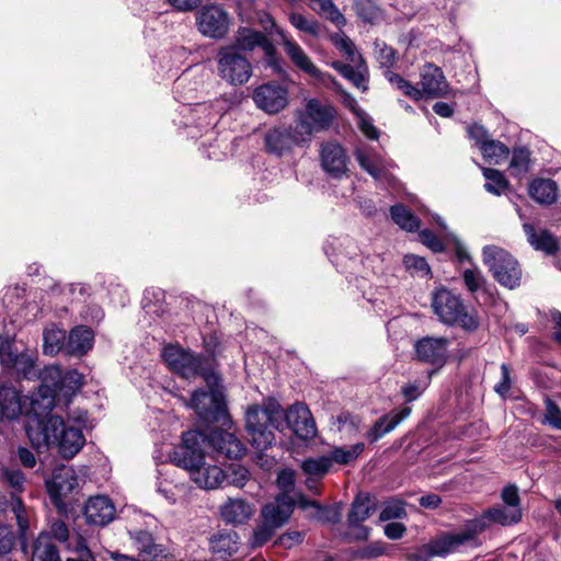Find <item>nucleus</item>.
Instances as JSON below:
<instances>
[{
  "mask_svg": "<svg viewBox=\"0 0 561 561\" xmlns=\"http://www.w3.org/2000/svg\"><path fill=\"white\" fill-rule=\"evenodd\" d=\"M323 250L335 265H340L344 257L351 259L356 254V247L348 238H329L323 245Z\"/></svg>",
  "mask_w": 561,
  "mask_h": 561,
  "instance_id": "35",
  "label": "nucleus"
},
{
  "mask_svg": "<svg viewBox=\"0 0 561 561\" xmlns=\"http://www.w3.org/2000/svg\"><path fill=\"white\" fill-rule=\"evenodd\" d=\"M27 400L28 398L23 397L15 388L2 386L0 388V421L18 419L23 413V407Z\"/></svg>",
  "mask_w": 561,
  "mask_h": 561,
  "instance_id": "26",
  "label": "nucleus"
},
{
  "mask_svg": "<svg viewBox=\"0 0 561 561\" xmlns=\"http://www.w3.org/2000/svg\"><path fill=\"white\" fill-rule=\"evenodd\" d=\"M546 422L554 428L561 430V410L559 407L550 399L547 398L546 401Z\"/></svg>",
  "mask_w": 561,
  "mask_h": 561,
  "instance_id": "64",
  "label": "nucleus"
},
{
  "mask_svg": "<svg viewBox=\"0 0 561 561\" xmlns=\"http://www.w3.org/2000/svg\"><path fill=\"white\" fill-rule=\"evenodd\" d=\"M331 66L358 90L363 92L368 90V70L363 58L362 61L352 65L333 61Z\"/></svg>",
  "mask_w": 561,
  "mask_h": 561,
  "instance_id": "31",
  "label": "nucleus"
},
{
  "mask_svg": "<svg viewBox=\"0 0 561 561\" xmlns=\"http://www.w3.org/2000/svg\"><path fill=\"white\" fill-rule=\"evenodd\" d=\"M276 482L280 491L279 494L293 495L296 499V503L298 504V495L300 493L294 492L296 482L295 471L291 469H283L278 473Z\"/></svg>",
  "mask_w": 561,
  "mask_h": 561,
  "instance_id": "56",
  "label": "nucleus"
},
{
  "mask_svg": "<svg viewBox=\"0 0 561 561\" xmlns=\"http://www.w3.org/2000/svg\"><path fill=\"white\" fill-rule=\"evenodd\" d=\"M522 518L519 507L494 506L485 510L481 515L465 522L462 528L458 531L465 546L479 547L480 535L483 534L491 524L510 526L516 524Z\"/></svg>",
  "mask_w": 561,
  "mask_h": 561,
  "instance_id": "6",
  "label": "nucleus"
},
{
  "mask_svg": "<svg viewBox=\"0 0 561 561\" xmlns=\"http://www.w3.org/2000/svg\"><path fill=\"white\" fill-rule=\"evenodd\" d=\"M278 528L265 518H262L253 533L252 547H259L267 542Z\"/></svg>",
  "mask_w": 561,
  "mask_h": 561,
  "instance_id": "57",
  "label": "nucleus"
},
{
  "mask_svg": "<svg viewBox=\"0 0 561 561\" xmlns=\"http://www.w3.org/2000/svg\"><path fill=\"white\" fill-rule=\"evenodd\" d=\"M334 44L337 49L347 56L351 64L362 61V55L356 50L355 45L348 37L341 36L334 41Z\"/></svg>",
  "mask_w": 561,
  "mask_h": 561,
  "instance_id": "62",
  "label": "nucleus"
},
{
  "mask_svg": "<svg viewBox=\"0 0 561 561\" xmlns=\"http://www.w3.org/2000/svg\"><path fill=\"white\" fill-rule=\"evenodd\" d=\"M385 77L396 89L400 90L404 95L416 101L422 99V91L416 85L403 79L401 76L392 72L391 70H386Z\"/></svg>",
  "mask_w": 561,
  "mask_h": 561,
  "instance_id": "49",
  "label": "nucleus"
},
{
  "mask_svg": "<svg viewBox=\"0 0 561 561\" xmlns=\"http://www.w3.org/2000/svg\"><path fill=\"white\" fill-rule=\"evenodd\" d=\"M528 191L531 198L542 205L553 204L558 198V185L551 178H534Z\"/></svg>",
  "mask_w": 561,
  "mask_h": 561,
  "instance_id": "34",
  "label": "nucleus"
},
{
  "mask_svg": "<svg viewBox=\"0 0 561 561\" xmlns=\"http://www.w3.org/2000/svg\"><path fill=\"white\" fill-rule=\"evenodd\" d=\"M41 385L36 396L43 399L45 410H51L55 398L61 394L62 370L58 366H48L41 373Z\"/></svg>",
  "mask_w": 561,
  "mask_h": 561,
  "instance_id": "20",
  "label": "nucleus"
},
{
  "mask_svg": "<svg viewBox=\"0 0 561 561\" xmlns=\"http://www.w3.org/2000/svg\"><path fill=\"white\" fill-rule=\"evenodd\" d=\"M31 561H61L49 534L43 531L36 538Z\"/></svg>",
  "mask_w": 561,
  "mask_h": 561,
  "instance_id": "39",
  "label": "nucleus"
},
{
  "mask_svg": "<svg viewBox=\"0 0 561 561\" xmlns=\"http://www.w3.org/2000/svg\"><path fill=\"white\" fill-rule=\"evenodd\" d=\"M296 146L290 130L287 128H274L265 135L266 150L276 156H283Z\"/></svg>",
  "mask_w": 561,
  "mask_h": 561,
  "instance_id": "36",
  "label": "nucleus"
},
{
  "mask_svg": "<svg viewBox=\"0 0 561 561\" xmlns=\"http://www.w3.org/2000/svg\"><path fill=\"white\" fill-rule=\"evenodd\" d=\"M356 160L369 175H391L397 169V164L393 161L362 150L356 152Z\"/></svg>",
  "mask_w": 561,
  "mask_h": 561,
  "instance_id": "33",
  "label": "nucleus"
},
{
  "mask_svg": "<svg viewBox=\"0 0 561 561\" xmlns=\"http://www.w3.org/2000/svg\"><path fill=\"white\" fill-rule=\"evenodd\" d=\"M331 467L332 466L327 454L318 458H308L301 463V469L306 474L317 478H323Z\"/></svg>",
  "mask_w": 561,
  "mask_h": 561,
  "instance_id": "47",
  "label": "nucleus"
},
{
  "mask_svg": "<svg viewBox=\"0 0 561 561\" xmlns=\"http://www.w3.org/2000/svg\"><path fill=\"white\" fill-rule=\"evenodd\" d=\"M253 513V506L242 499H229L220 507L222 519L232 525L244 524L252 517Z\"/></svg>",
  "mask_w": 561,
  "mask_h": 561,
  "instance_id": "30",
  "label": "nucleus"
},
{
  "mask_svg": "<svg viewBox=\"0 0 561 561\" xmlns=\"http://www.w3.org/2000/svg\"><path fill=\"white\" fill-rule=\"evenodd\" d=\"M293 138L295 140L296 146H302L310 141L311 136L314 131H318L314 126L311 125V122L307 121L304 116H299L298 122L296 123L294 128H288Z\"/></svg>",
  "mask_w": 561,
  "mask_h": 561,
  "instance_id": "51",
  "label": "nucleus"
},
{
  "mask_svg": "<svg viewBox=\"0 0 561 561\" xmlns=\"http://www.w3.org/2000/svg\"><path fill=\"white\" fill-rule=\"evenodd\" d=\"M68 334L55 323L45 327L43 331V353L48 356H56L60 353L66 355Z\"/></svg>",
  "mask_w": 561,
  "mask_h": 561,
  "instance_id": "32",
  "label": "nucleus"
},
{
  "mask_svg": "<svg viewBox=\"0 0 561 561\" xmlns=\"http://www.w3.org/2000/svg\"><path fill=\"white\" fill-rule=\"evenodd\" d=\"M162 357L168 367L179 376L191 379L203 377L206 383L216 379L213 360L202 354L183 348L179 344H168L163 347Z\"/></svg>",
  "mask_w": 561,
  "mask_h": 561,
  "instance_id": "5",
  "label": "nucleus"
},
{
  "mask_svg": "<svg viewBox=\"0 0 561 561\" xmlns=\"http://www.w3.org/2000/svg\"><path fill=\"white\" fill-rule=\"evenodd\" d=\"M411 414V408L404 407L398 412L382 415L379 417L371 428L367 432V438L375 443L386 434L393 431L403 420Z\"/></svg>",
  "mask_w": 561,
  "mask_h": 561,
  "instance_id": "29",
  "label": "nucleus"
},
{
  "mask_svg": "<svg viewBox=\"0 0 561 561\" xmlns=\"http://www.w3.org/2000/svg\"><path fill=\"white\" fill-rule=\"evenodd\" d=\"M38 401L31 399L34 415L30 416L25 432L33 447L56 445L62 458L71 459L76 456L85 443L80 428L67 426L58 415H49L45 420L39 419L36 412Z\"/></svg>",
  "mask_w": 561,
  "mask_h": 561,
  "instance_id": "1",
  "label": "nucleus"
},
{
  "mask_svg": "<svg viewBox=\"0 0 561 561\" xmlns=\"http://www.w3.org/2000/svg\"><path fill=\"white\" fill-rule=\"evenodd\" d=\"M375 55L380 67L390 70L396 62V51L392 47L388 46L383 42L375 43Z\"/></svg>",
  "mask_w": 561,
  "mask_h": 561,
  "instance_id": "58",
  "label": "nucleus"
},
{
  "mask_svg": "<svg viewBox=\"0 0 561 561\" xmlns=\"http://www.w3.org/2000/svg\"><path fill=\"white\" fill-rule=\"evenodd\" d=\"M422 96H445L448 92V82L442 69L433 64H427L421 71Z\"/></svg>",
  "mask_w": 561,
  "mask_h": 561,
  "instance_id": "22",
  "label": "nucleus"
},
{
  "mask_svg": "<svg viewBox=\"0 0 561 561\" xmlns=\"http://www.w3.org/2000/svg\"><path fill=\"white\" fill-rule=\"evenodd\" d=\"M129 535L141 561H164L167 557L165 549L162 545L154 542L149 531L139 529L129 531Z\"/></svg>",
  "mask_w": 561,
  "mask_h": 561,
  "instance_id": "25",
  "label": "nucleus"
},
{
  "mask_svg": "<svg viewBox=\"0 0 561 561\" xmlns=\"http://www.w3.org/2000/svg\"><path fill=\"white\" fill-rule=\"evenodd\" d=\"M227 47H236L240 54L253 51L256 47L262 48L265 55L274 54V46L267 37L260 31L249 27H240L234 36V41Z\"/></svg>",
  "mask_w": 561,
  "mask_h": 561,
  "instance_id": "19",
  "label": "nucleus"
},
{
  "mask_svg": "<svg viewBox=\"0 0 561 561\" xmlns=\"http://www.w3.org/2000/svg\"><path fill=\"white\" fill-rule=\"evenodd\" d=\"M253 101L264 112L276 114L288 103L287 90L280 84L265 83L254 90Z\"/></svg>",
  "mask_w": 561,
  "mask_h": 561,
  "instance_id": "18",
  "label": "nucleus"
},
{
  "mask_svg": "<svg viewBox=\"0 0 561 561\" xmlns=\"http://www.w3.org/2000/svg\"><path fill=\"white\" fill-rule=\"evenodd\" d=\"M230 425L227 428H210L208 433L201 432L205 437V443H202V448L206 451L211 448L217 455L226 458L237 459L240 458L247 450L245 446L229 432Z\"/></svg>",
  "mask_w": 561,
  "mask_h": 561,
  "instance_id": "11",
  "label": "nucleus"
},
{
  "mask_svg": "<svg viewBox=\"0 0 561 561\" xmlns=\"http://www.w3.org/2000/svg\"><path fill=\"white\" fill-rule=\"evenodd\" d=\"M300 115L311 122V125L320 131L331 125L335 111L332 106L311 99L307 102L305 112Z\"/></svg>",
  "mask_w": 561,
  "mask_h": 561,
  "instance_id": "28",
  "label": "nucleus"
},
{
  "mask_svg": "<svg viewBox=\"0 0 561 561\" xmlns=\"http://www.w3.org/2000/svg\"><path fill=\"white\" fill-rule=\"evenodd\" d=\"M405 271L413 277L427 278L432 271L423 256L415 254H407L402 260Z\"/></svg>",
  "mask_w": 561,
  "mask_h": 561,
  "instance_id": "45",
  "label": "nucleus"
},
{
  "mask_svg": "<svg viewBox=\"0 0 561 561\" xmlns=\"http://www.w3.org/2000/svg\"><path fill=\"white\" fill-rule=\"evenodd\" d=\"M83 514L88 523L105 526L115 518L116 510L110 497L96 495L87 501Z\"/></svg>",
  "mask_w": 561,
  "mask_h": 561,
  "instance_id": "21",
  "label": "nucleus"
},
{
  "mask_svg": "<svg viewBox=\"0 0 561 561\" xmlns=\"http://www.w3.org/2000/svg\"><path fill=\"white\" fill-rule=\"evenodd\" d=\"M79 484L76 470L72 467L60 466L53 471L51 478L46 481V489L53 504L57 508L64 507L67 497Z\"/></svg>",
  "mask_w": 561,
  "mask_h": 561,
  "instance_id": "14",
  "label": "nucleus"
},
{
  "mask_svg": "<svg viewBox=\"0 0 561 561\" xmlns=\"http://www.w3.org/2000/svg\"><path fill=\"white\" fill-rule=\"evenodd\" d=\"M283 416L284 410L275 399L249 407L245 425L251 445L260 450L271 447L275 442L274 430H279Z\"/></svg>",
  "mask_w": 561,
  "mask_h": 561,
  "instance_id": "3",
  "label": "nucleus"
},
{
  "mask_svg": "<svg viewBox=\"0 0 561 561\" xmlns=\"http://www.w3.org/2000/svg\"><path fill=\"white\" fill-rule=\"evenodd\" d=\"M432 307L439 321L447 325H457L467 332H474L480 325L477 311L468 310L460 296L446 288L433 293Z\"/></svg>",
  "mask_w": 561,
  "mask_h": 561,
  "instance_id": "4",
  "label": "nucleus"
},
{
  "mask_svg": "<svg viewBox=\"0 0 561 561\" xmlns=\"http://www.w3.org/2000/svg\"><path fill=\"white\" fill-rule=\"evenodd\" d=\"M449 344V340L443 336H424L414 344L416 358L422 363L442 367L447 360Z\"/></svg>",
  "mask_w": 561,
  "mask_h": 561,
  "instance_id": "16",
  "label": "nucleus"
},
{
  "mask_svg": "<svg viewBox=\"0 0 561 561\" xmlns=\"http://www.w3.org/2000/svg\"><path fill=\"white\" fill-rule=\"evenodd\" d=\"M391 219L402 230L408 232L417 231L420 228L419 218L404 205L397 204L390 208Z\"/></svg>",
  "mask_w": 561,
  "mask_h": 561,
  "instance_id": "42",
  "label": "nucleus"
},
{
  "mask_svg": "<svg viewBox=\"0 0 561 561\" xmlns=\"http://www.w3.org/2000/svg\"><path fill=\"white\" fill-rule=\"evenodd\" d=\"M84 377L76 369L62 373L61 394L70 396L76 393L83 386Z\"/></svg>",
  "mask_w": 561,
  "mask_h": 561,
  "instance_id": "53",
  "label": "nucleus"
},
{
  "mask_svg": "<svg viewBox=\"0 0 561 561\" xmlns=\"http://www.w3.org/2000/svg\"><path fill=\"white\" fill-rule=\"evenodd\" d=\"M205 437L201 431H187L182 444L169 454L170 461L190 472L191 479L202 489L214 490L226 481L225 471L216 465H207L202 448Z\"/></svg>",
  "mask_w": 561,
  "mask_h": 561,
  "instance_id": "2",
  "label": "nucleus"
},
{
  "mask_svg": "<svg viewBox=\"0 0 561 561\" xmlns=\"http://www.w3.org/2000/svg\"><path fill=\"white\" fill-rule=\"evenodd\" d=\"M296 504V499L293 495L278 494L274 502L263 506L262 518L279 528L288 520Z\"/></svg>",
  "mask_w": 561,
  "mask_h": 561,
  "instance_id": "24",
  "label": "nucleus"
},
{
  "mask_svg": "<svg viewBox=\"0 0 561 561\" xmlns=\"http://www.w3.org/2000/svg\"><path fill=\"white\" fill-rule=\"evenodd\" d=\"M484 188L495 196H510L513 192L508 184L507 178H486Z\"/></svg>",
  "mask_w": 561,
  "mask_h": 561,
  "instance_id": "60",
  "label": "nucleus"
},
{
  "mask_svg": "<svg viewBox=\"0 0 561 561\" xmlns=\"http://www.w3.org/2000/svg\"><path fill=\"white\" fill-rule=\"evenodd\" d=\"M219 377L207 383L209 389H198L192 393L188 407L192 408L201 420L205 422L220 423L221 426L230 425L231 419L228 414L224 394L217 388Z\"/></svg>",
  "mask_w": 561,
  "mask_h": 561,
  "instance_id": "7",
  "label": "nucleus"
},
{
  "mask_svg": "<svg viewBox=\"0 0 561 561\" xmlns=\"http://www.w3.org/2000/svg\"><path fill=\"white\" fill-rule=\"evenodd\" d=\"M485 160L493 164H500L510 156L508 147L500 140L490 139L480 149Z\"/></svg>",
  "mask_w": 561,
  "mask_h": 561,
  "instance_id": "44",
  "label": "nucleus"
},
{
  "mask_svg": "<svg viewBox=\"0 0 561 561\" xmlns=\"http://www.w3.org/2000/svg\"><path fill=\"white\" fill-rule=\"evenodd\" d=\"M282 45L289 59L301 71L308 73L310 77L317 79L319 82L327 87L341 90V85L336 82V80L330 73L322 72L318 67H316L308 55L294 39L283 34Z\"/></svg>",
  "mask_w": 561,
  "mask_h": 561,
  "instance_id": "12",
  "label": "nucleus"
},
{
  "mask_svg": "<svg viewBox=\"0 0 561 561\" xmlns=\"http://www.w3.org/2000/svg\"><path fill=\"white\" fill-rule=\"evenodd\" d=\"M218 76L233 87L245 84L252 77L251 61L236 50V47L222 46L216 57Z\"/></svg>",
  "mask_w": 561,
  "mask_h": 561,
  "instance_id": "9",
  "label": "nucleus"
},
{
  "mask_svg": "<svg viewBox=\"0 0 561 561\" xmlns=\"http://www.w3.org/2000/svg\"><path fill=\"white\" fill-rule=\"evenodd\" d=\"M462 278L467 289L472 294L478 291L484 283L483 275L477 267L466 268Z\"/></svg>",
  "mask_w": 561,
  "mask_h": 561,
  "instance_id": "61",
  "label": "nucleus"
},
{
  "mask_svg": "<svg viewBox=\"0 0 561 561\" xmlns=\"http://www.w3.org/2000/svg\"><path fill=\"white\" fill-rule=\"evenodd\" d=\"M0 364L10 375L19 379H35L36 357L27 352L16 353L10 345L0 347Z\"/></svg>",
  "mask_w": 561,
  "mask_h": 561,
  "instance_id": "13",
  "label": "nucleus"
},
{
  "mask_svg": "<svg viewBox=\"0 0 561 561\" xmlns=\"http://www.w3.org/2000/svg\"><path fill=\"white\" fill-rule=\"evenodd\" d=\"M195 24L198 32L208 38L220 39L229 31V14L218 4H206L195 13Z\"/></svg>",
  "mask_w": 561,
  "mask_h": 561,
  "instance_id": "10",
  "label": "nucleus"
},
{
  "mask_svg": "<svg viewBox=\"0 0 561 561\" xmlns=\"http://www.w3.org/2000/svg\"><path fill=\"white\" fill-rule=\"evenodd\" d=\"M94 332L87 325H76L69 333L66 344V355L82 357L87 355L94 345Z\"/></svg>",
  "mask_w": 561,
  "mask_h": 561,
  "instance_id": "23",
  "label": "nucleus"
},
{
  "mask_svg": "<svg viewBox=\"0 0 561 561\" xmlns=\"http://www.w3.org/2000/svg\"><path fill=\"white\" fill-rule=\"evenodd\" d=\"M354 8L356 13L366 22H373L378 15L373 0H355Z\"/></svg>",
  "mask_w": 561,
  "mask_h": 561,
  "instance_id": "63",
  "label": "nucleus"
},
{
  "mask_svg": "<svg viewBox=\"0 0 561 561\" xmlns=\"http://www.w3.org/2000/svg\"><path fill=\"white\" fill-rule=\"evenodd\" d=\"M407 515L405 503L399 499H390L382 505L379 518L380 520L399 519Z\"/></svg>",
  "mask_w": 561,
  "mask_h": 561,
  "instance_id": "52",
  "label": "nucleus"
},
{
  "mask_svg": "<svg viewBox=\"0 0 561 561\" xmlns=\"http://www.w3.org/2000/svg\"><path fill=\"white\" fill-rule=\"evenodd\" d=\"M232 102L227 98H221L219 100H216L215 105L211 104H199L195 108V113L198 115H204L207 121L198 122L197 125L203 128H210L214 127L218 118L222 115V113L231 106Z\"/></svg>",
  "mask_w": 561,
  "mask_h": 561,
  "instance_id": "40",
  "label": "nucleus"
},
{
  "mask_svg": "<svg viewBox=\"0 0 561 561\" xmlns=\"http://www.w3.org/2000/svg\"><path fill=\"white\" fill-rule=\"evenodd\" d=\"M482 255L484 264L502 286L510 289L519 286L522 270L512 254L500 247L485 245Z\"/></svg>",
  "mask_w": 561,
  "mask_h": 561,
  "instance_id": "8",
  "label": "nucleus"
},
{
  "mask_svg": "<svg viewBox=\"0 0 561 561\" xmlns=\"http://www.w3.org/2000/svg\"><path fill=\"white\" fill-rule=\"evenodd\" d=\"M288 427L302 439H310L316 436L317 427L310 410L304 403H295L284 412Z\"/></svg>",
  "mask_w": 561,
  "mask_h": 561,
  "instance_id": "17",
  "label": "nucleus"
},
{
  "mask_svg": "<svg viewBox=\"0 0 561 561\" xmlns=\"http://www.w3.org/2000/svg\"><path fill=\"white\" fill-rule=\"evenodd\" d=\"M523 229L528 242L535 250L542 251L547 254L557 252L558 242L550 232L545 229L537 231L533 225L527 222L523 225Z\"/></svg>",
  "mask_w": 561,
  "mask_h": 561,
  "instance_id": "37",
  "label": "nucleus"
},
{
  "mask_svg": "<svg viewBox=\"0 0 561 561\" xmlns=\"http://www.w3.org/2000/svg\"><path fill=\"white\" fill-rule=\"evenodd\" d=\"M293 138L295 140L296 146H302L310 141L311 136L314 131H318L314 126L311 125V122L307 121L304 116H299L298 122L296 123L294 128H288Z\"/></svg>",
  "mask_w": 561,
  "mask_h": 561,
  "instance_id": "50",
  "label": "nucleus"
},
{
  "mask_svg": "<svg viewBox=\"0 0 561 561\" xmlns=\"http://www.w3.org/2000/svg\"><path fill=\"white\" fill-rule=\"evenodd\" d=\"M289 22L294 27L300 32H305L312 36H318L320 33V25L316 20L307 19L300 13L293 12L289 14Z\"/></svg>",
  "mask_w": 561,
  "mask_h": 561,
  "instance_id": "55",
  "label": "nucleus"
},
{
  "mask_svg": "<svg viewBox=\"0 0 561 561\" xmlns=\"http://www.w3.org/2000/svg\"><path fill=\"white\" fill-rule=\"evenodd\" d=\"M210 549L220 558L232 556L239 549V536L236 531H219L210 539Z\"/></svg>",
  "mask_w": 561,
  "mask_h": 561,
  "instance_id": "38",
  "label": "nucleus"
},
{
  "mask_svg": "<svg viewBox=\"0 0 561 561\" xmlns=\"http://www.w3.org/2000/svg\"><path fill=\"white\" fill-rule=\"evenodd\" d=\"M225 482L238 488H243L251 477L250 471L245 467L238 463L230 465L227 471H225Z\"/></svg>",
  "mask_w": 561,
  "mask_h": 561,
  "instance_id": "54",
  "label": "nucleus"
},
{
  "mask_svg": "<svg viewBox=\"0 0 561 561\" xmlns=\"http://www.w3.org/2000/svg\"><path fill=\"white\" fill-rule=\"evenodd\" d=\"M375 511V505L369 495L359 494L355 497L347 520L350 526H357L366 520Z\"/></svg>",
  "mask_w": 561,
  "mask_h": 561,
  "instance_id": "41",
  "label": "nucleus"
},
{
  "mask_svg": "<svg viewBox=\"0 0 561 561\" xmlns=\"http://www.w3.org/2000/svg\"><path fill=\"white\" fill-rule=\"evenodd\" d=\"M321 164L325 172L342 174L346 170V153L337 142H327L321 148Z\"/></svg>",
  "mask_w": 561,
  "mask_h": 561,
  "instance_id": "27",
  "label": "nucleus"
},
{
  "mask_svg": "<svg viewBox=\"0 0 561 561\" xmlns=\"http://www.w3.org/2000/svg\"><path fill=\"white\" fill-rule=\"evenodd\" d=\"M531 164V152L526 147H516L512 151L510 169L514 173L523 174L529 172Z\"/></svg>",
  "mask_w": 561,
  "mask_h": 561,
  "instance_id": "48",
  "label": "nucleus"
},
{
  "mask_svg": "<svg viewBox=\"0 0 561 561\" xmlns=\"http://www.w3.org/2000/svg\"><path fill=\"white\" fill-rule=\"evenodd\" d=\"M465 546L458 531L447 533L407 556L408 561H430L435 556H446Z\"/></svg>",
  "mask_w": 561,
  "mask_h": 561,
  "instance_id": "15",
  "label": "nucleus"
},
{
  "mask_svg": "<svg viewBox=\"0 0 561 561\" xmlns=\"http://www.w3.org/2000/svg\"><path fill=\"white\" fill-rule=\"evenodd\" d=\"M430 378L431 375L426 380H414L401 387V393L405 398L407 402H412L422 396L428 387Z\"/></svg>",
  "mask_w": 561,
  "mask_h": 561,
  "instance_id": "59",
  "label": "nucleus"
},
{
  "mask_svg": "<svg viewBox=\"0 0 561 561\" xmlns=\"http://www.w3.org/2000/svg\"><path fill=\"white\" fill-rule=\"evenodd\" d=\"M365 449L364 443H356L348 447L341 446L332 448L327 455L330 459L331 466L335 462L339 465H350L354 462Z\"/></svg>",
  "mask_w": 561,
  "mask_h": 561,
  "instance_id": "43",
  "label": "nucleus"
},
{
  "mask_svg": "<svg viewBox=\"0 0 561 561\" xmlns=\"http://www.w3.org/2000/svg\"><path fill=\"white\" fill-rule=\"evenodd\" d=\"M298 505L304 510L314 507L317 510L316 517L320 520L334 524L340 519V513L337 510L321 506L317 501L306 499L304 494L298 495Z\"/></svg>",
  "mask_w": 561,
  "mask_h": 561,
  "instance_id": "46",
  "label": "nucleus"
}]
</instances>
